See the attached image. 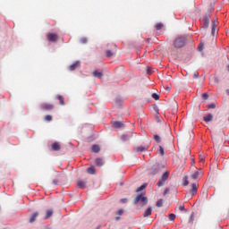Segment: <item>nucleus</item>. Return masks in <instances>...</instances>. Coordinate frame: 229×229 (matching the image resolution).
Listing matches in <instances>:
<instances>
[{"label": "nucleus", "instance_id": "obj_1", "mask_svg": "<svg viewBox=\"0 0 229 229\" xmlns=\"http://www.w3.org/2000/svg\"><path fill=\"white\" fill-rule=\"evenodd\" d=\"M185 44H187V38L183 36L177 37L174 41V46L177 48L183 47Z\"/></svg>", "mask_w": 229, "mask_h": 229}, {"label": "nucleus", "instance_id": "obj_2", "mask_svg": "<svg viewBox=\"0 0 229 229\" xmlns=\"http://www.w3.org/2000/svg\"><path fill=\"white\" fill-rule=\"evenodd\" d=\"M167 178H169V172L168 171L165 172L162 174L161 179L157 182V186L158 187H164V185H165V182H167Z\"/></svg>", "mask_w": 229, "mask_h": 229}, {"label": "nucleus", "instance_id": "obj_3", "mask_svg": "<svg viewBox=\"0 0 229 229\" xmlns=\"http://www.w3.org/2000/svg\"><path fill=\"white\" fill-rule=\"evenodd\" d=\"M41 110H45L46 112H49L55 108V106L53 104H47V103H43L40 105Z\"/></svg>", "mask_w": 229, "mask_h": 229}, {"label": "nucleus", "instance_id": "obj_4", "mask_svg": "<svg viewBox=\"0 0 229 229\" xmlns=\"http://www.w3.org/2000/svg\"><path fill=\"white\" fill-rule=\"evenodd\" d=\"M47 37L48 42H56V40H58V34L55 33L49 32L47 34Z\"/></svg>", "mask_w": 229, "mask_h": 229}, {"label": "nucleus", "instance_id": "obj_5", "mask_svg": "<svg viewBox=\"0 0 229 229\" xmlns=\"http://www.w3.org/2000/svg\"><path fill=\"white\" fill-rule=\"evenodd\" d=\"M115 53H117V45H114L112 50L106 51V55L107 58H112V56H114V55H115Z\"/></svg>", "mask_w": 229, "mask_h": 229}, {"label": "nucleus", "instance_id": "obj_6", "mask_svg": "<svg viewBox=\"0 0 229 229\" xmlns=\"http://www.w3.org/2000/svg\"><path fill=\"white\" fill-rule=\"evenodd\" d=\"M144 201V193L138 194L134 199V205H139V203H143Z\"/></svg>", "mask_w": 229, "mask_h": 229}, {"label": "nucleus", "instance_id": "obj_7", "mask_svg": "<svg viewBox=\"0 0 229 229\" xmlns=\"http://www.w3.org/2000/svg\"><path fill=\"white\" fill-rule=\"evenodd\" d=\"M95 164L98 165V167H103V165H105V160H103L101 157H98L95 160Z\"/></svg>", "mask_w": 229, "mask_h": 229}, {"label": "nucleus", "instance_id": "obj_8", "mask_svg": "<svg viewBox=\"0 0 229 229\" xmlns=\"http://www.w3.org/2000/svg\"><path fill=\"white\" fill-rule=\"evenodd\" d=\"M92 76H94V78H99V80H101V78H103V72L96 70L92 72Z\"/></svg>", "mask_w": 229, "mask_h": 229}, {"label": "nucleus", "instance_id": "obj_9", "mask_svg": "<svg viewBox=\"0 0 229 229\" xmlns=\"http://www.w3.org/2000/svg\"><path fill=\"white\" fill-rule=\"evenodd\" d=\"M77 185L79 189H85V187H87V182L85 181L79 180L77 182Z\"/></svg>", "mask_w": 229, "mask_h": 229}, {"label": "nucleus", "instance_id": "obj_10", "mask_svg": "<svg viewBox=\"0 0 229 229\" xmlns=\"http://www.w3.org/2000/svg\"><path fill=\"white\" fill-rule=\"evenodd\" d=\"M37 217H38V212H34L29 220V223H35Z\"/></svg>", "mask_w": 229, "mask_h": 229}, {"label": "nucleus", "instance_id": "obj_11", "mask_svg": "<svg viewBox=\"0 0 229 229\" xmlns=\"http://www.w3.org/2000/svg\"><path fill=\"white\" fill-rule=\"evenodd\" d=\"M91 151L92 153H99V151H101V148L99 147V145H92Z\"/></svg>", "mask_w": 229, "mask_h": 229}, {"label": "nucleus", "instance_id": "obj_12", "mask_svg": "<svg viewBox=\"0 0 229 229\" xmlns=\"http://www.w3.org/2000/svg\"><path fill=\"white\" fill-rule=\"evenodd\" d=\"M60 148H61L60 143L55 142V143L52 144V150L53 151H60Z\"/></svg>", "mask_w": 229, "mask_h": 229}, {"label": "nucleus", "instance_id": "obj_13", "mask_svg": "<svg viewBox=\"0 0 229 229\" xmlns=\"http://www.w3.org/2000/svg\"><path fill=\"white\" fill-rule=\"evenodd\" d=\"M77 67H80V62H75L74 64H71L69 66V71H74L77 69Z\"/></svg>", "mask_w": 229, "mask_h": 229}, {"label": "nucleus", "instance_id": "obj_14", "mask_svg": "<svg viewBox=\"0 0 229 229\" xmlns=\"http://www.w3.org/2000/svg\"><path fill=\"white\" fill-rule=\"evenodd\" d=\"M196 192H198V187L196 186V183H193L191 184V196H194Z\"/></svg>", "mask_w": 229, "mask_h": 229}, {"label": "nucleus", "instance_id": "obj_15", "mask_svg": "<svg viewBox=\"0 0 229 229\" xmlns=\"http://www.w3.org/2000/svg\"><path fill=\"white\" fill-rule=\"evenodd\" d=\"M217 28V23L216 21H212L211 27V34L216 35V29Z\"/></svg>", "mask_w": 229, "mask_h": 229}, {"label": "nucleus", "instance_id": "obj_16", "mask_svg": "<svg viewBox=\"0 0 229 229\" xmlns=\"http://www.w3.org/2000/svg\"><path fill=\"white\" fill-rule=\"evenodd\" d=\"M199 174H201L200 170L194 172V174H191L192 180H198V177L199 176Z\"/></svg>", "mask_w": 229, "mask_h": 229}, {"label": "nucleus", "instance_id": "obj_17", "mask_svg": "<svg viewBox=\"0 0 229 229\" xmlns=\"http://www.w3.org/2000/svg\"><path fill=\"white\" fill-rule=\"evenodd\" d=\"M214 119V115L212 114H208L207 116L204 117V121L206 123H210Z\"/></svg>", "mask_w": 229, "mask_h": 229}, {"label": "nucleus", "instance_id": "obj_18", "mask_svg": "<svg viewBox=\"0 0 229 229\" xmlns=\"http://www.w3.org/2000/svg\"><path fill=\"white\" fill-rule=\"evenodd\" d=\"M208 24H209V19L208 16H204L203 17V25L205 26V28H208Z\"/></svg>", "mask_w": 229, "mask_h": 229}, {"label": "nucleus", "instance_id": "obj_19", "mask_svg": "<svg viewBox=\"0 0 229 229\" xmlns=\"http://www.w3.org/2000/svg\"><path fill=\"white\" fill-rule=\"evenodd\" d=\"M153 212V208H148L144 214V217H149V215Z\"/></svg>", "mask_w": 229, "mask_h": 229}, {"label": "nucleus", "instance_id": "obj_20", "mask_svg": "<svg viewBox=\"0 0 229 229\" xmlns=\"http://www.w3.org/2000/svg\"><path fill=\"white\" fill-rule=\"evenodd\" d=\"M114 128H123V123L121 122H114L113 123Z\"/></svg>", "mask_w": 229, "mask_h": 229}, {"label": "nucleus", "instance_id": "obj_21", "mask_svg": "<svg viewBox=\"0 0 229 229\" xmlns=\"http://www.w3.org/2000/svg\"><path fill=\"white\" fill-rule=\"evenodd\" d=\"M89 174H94L96 173V168L94 166H90L87 169Z\"/></svg>", "mask_w": 229, "mask_h": 229}, {"label": "nucleus", "instance_id": "obj_22", "mask_svg": "<svg viewBox=\"0 0 229 229\" xmlns=\"http://www.w3.org/2000/svg\"><path fill=\"white\" fill-rule=\"evenodd\" d=\"M53 216V209L47 210V215L45 216V219H49Z\"/></svg>", "mask_w": 229, "mask_h": 229}, {"label": "nucleus", "instance_id": "obj_23", "mask_svg": "<svg viewBox=\"0 0 229 229\" xmlns=\"http://www.w3.org/2000/svg\"><path fill=\"white\" fill-rule=\"evenodd\" d=\"M184 187H187L189 185V176L185 175L182 179Z\"/></svg>", "mask_w": 229, "mask_h": 229}, {"label": "nucleus", "instance_id": "obj_24", "mask_svg": "<svg viewBox=\"0 0 229 229\" xmlns=\"http://www.w3.org/2000/svg\"><path fill=\"white\" fill-rule=\"evenodd\" d=\"M134 151L136 153H142V151H144V147H135Z\"/></svg>", "mask_w": 229, "mask_h": 229}, {"label": "nucleus", "instance_id": "obj_25", "mask_svg": "<svg viewBox=\"0 0 229 229\" xmlns=\"http://www.w3.org/2000/svg\"><path fill=\"white\" fill-rule=\"evenodd\" d=\"M157 153H159L161 157H164V155H165V152L164 151V147L159 146V149L157 150Z\"/></svg>", "mask_w": 229, "mask_h": 229}, {"label": "nucleus", "instance_id": "obj_26", "mask_svg": "<svg viewBox=\"0 0 229 229\" xmlns=\"http://www.w3.org/2000/svg\"><path fill=\"white\" fill-rule=\"evenodd\" d=\"M57 99H59L60 105H65V101L64 100V97H62V95H57Z\"/></svg>", "mask_w": 229, "mask_h": 229}, {"label": "nucleus", "instance_id": "obj_27", "mask_svg": "<svg viewBox=\"0 0 229 229\" xmlns=\"http://www.w3.org/2000/svg\"><path fill=\"white\" fill-rule=\"evenodd\" d=\"M45 121H48V122H51L53 121V116H51L50 114H47L45 115Z\"/></svg>", "mask_w": 229, "mask_h": 229}, {"label": "nucleus", "instance_id": "obj_28", "mask_svg": "<svg viewBox=\"0 0 229 229\" xmlns=\"http://www.w3.org/2000/svg\"><path fill=\"white\" fill-rule=\"evenodd\" d=\"M163 205H164V200L163 199L157 200V207H158L160 208L161 207H163Z\"/></svg>", "mask_w": 229, "mask_h": 229}, {"label": "nucleus", "instance_id": "obj_29", "mask_svg": "<svg viewBox=\"0 0 229 229\" xmlns=\"http://www.w3.org/2000/svg\"><path fill=\"white\" fill-rule=\"evenodd\" d=\"M152 98L153 99H156V101H158V99H160V96H158V94L157 93H153Z\"/></svg>", "mask_w": 229, "mask_h": 229}, {"label": "nucleus", "instance_id": "obj_30", "mask_svg": "<svg viewBox=\"0 0 229 229\" xmlns=\"http://www.w3.org/2000/svg\"><path fill=\"white\" fill-rule=\"evenodd\" d=\"M156 28H157V30H162V28H164V24H162V23H157V24H156Z\"/></svg>", "mask_w": 229, "mask_h": 229}, {"label": "nucleus", "instance_id": "obj_31", "mask_svg": "<svg viewBox=\"0 0 229 229\" xmlns=\"http://www.w3.org/2000/svg\"><path fill=\"white\" fill-rule=\"evenodd\" d=\"M169 219H170L171 221H174V219H176V215H174V214H170V215H169Z\"/></svg>", "mask_w": 229, "mask_h": 229}, {"label": "nucleus", "instance_id": "obj_32", "mask_svg": "<svg viewBox=\"0 0 229 229\" xmlns=\"http://www.w3.org/2000/svg\"><path fill=\"white\" fill-rule=\"evenodd\" d=\"M189 223H194V213H192L190 216Z\"/></svg>", "mask_w": 229, "mask_h": 229}, {"label": "nucleus", "instance_id": "obj_33", "mask_svg": "<svg viewBox=\"0 0 229 229\" xmlns=\"http://www.w3.org/2000/svg\"><path fill=\"white\" fill-rule=\"evenodd\" d=\"M147 74H148V76L153 74V71L151 70V68L147 67Z\"/></svg>", "mask_w": 229, "mask_h": 229}, {"label": "nucleus", "instance_id": "obj_34", "mask_svg": "<svg viewBox=\"0 0 229 229\" xmlns=\"http://www.w3.org/2000/svg\"><path fill=\"white\" fill-rule=\"evenodd\" d=\"M193 78H194V80H198V78H199V73H198V72H195L193 73Z\"/></svg>", "mask_w": 229, "mask_h": 229}, {"label": "nucleus", "instance_id": "obj_35", "mask_svg": "<svg viewBox=\"0 0 229 229\" xmlns=\"http://www.w3.org/2000/svg\"><path fill=\"white\" fill-rule=\"evenodd\" d=\"M154 139H155V140L157 141L158 143L161 142V140H160V136L155 135V136H154Z\"/></svg>", "mask_w": 229, "mask_h": 229}, {"label": "nucleus", "instance_id": "obj_36", "mask_svg": "<svg viewBox=\"0 0 229 229\" xmlns=\"http://www.w3.org/2000/svg\"><path fill=\"white\" fill-rule=\"evenodd\" d=\"M81 44H87V38H82L80 40Z\"/></svg>", "mask_w": 229, "mask_h": 229}, {"label": "nucleus", "instance_id": "obj_37", "mask_svg": "<svg viewBox=\"0 0 229 229\" xmlns=\"http://www.w3.org/2000/svg\"><path fill=\"white\" fill-rule=\"evenodd\" d=\"M144 189V184H142L140 187H139L135 192H140V191H142Z\"/></svg>", "mask_w": 229, "mask_h": 229}, {"label": "nucleus", "instance_id": "obj_38", "mask_svg": "<svg viewBox=\"0 0 229 229\" xmlns=\"http://www.w3.org/2000/svg\"><path fill=\"white\" fill-rule=\"evenodd\" d=\"M124 210L123 209H119L117 212H116V216H121L122 214H123Z\"/></svg>", "mask_w": 229, "mask_h": 229}, {"label": "nucleus", "instance_id": "obj_39", "mask_svg": "<svg viewBox=\"0 0 229 229\" xmlns=\"http://www.w3.org/2000/svg\"><path fill=\"white\" fill-rule=\"evenodd\" d=\"M202 98L208 99V93H203L202 94Z\"/></svg>", "mask_w": 229, "mask_h": 229}, {"label": "nucleus", "instance_id": "obj_40", "mask_svg": "<svg viewBox=\"0 0 229 229\" xmlns=\"http://www.w3.org/2000/svg\"><path fill=\"white\" fill-rule=\"evenodd\" d=\"M167 194H169V188H165L164 191V196H167Z\"/></svg>", "mask_w": 229, "mask_h": 229}, {"label": "nucleus", "instance_id": "obj_41", "mask_svg": "<svg viewBox=\"0 0 229 229\" xmlns=\"http://www.w3.org/2000/svg\"><path fill=\"white\" fill-rule=\"evenodd\" d=\"M179 210H181V212H183V210H185V207L184 206H180Z\"/></svg>", "mask_w": 229, "mask_h": 229}, {"label": "nucleus", "instance_id": "obj_42", "mask_svg": "<svg viewBox=\"0 0 229 229\" xmlns=\"http://www.w3.org/2000/svg\"><path fill=\"white\" fill-rule=\"evenodd\" d=\"M208 108H216V104H210V105L208 106Z\"/></svg>", "mask_w": 229, "mask_h": 229}, {"label": "nucleus", "instance_id": "obj_43", "mask_svg": "<svg viewBox=\"0 0 229 229\" xmlns=\"http://www.w3.org/2000/svg\"><path fill=\"white\" fill-rule=\"evenodd\" d=\"M121 201H122V203H126V201H128V199H122Z\"/></svg>", "mask_w": 229, "mask_h": 229}, {"label": "nucleus", "instance_id": "obj_44", "mask_svg": "<svg viewBox=\"0 0 229 229\" xmlns=\"http://www.w3.org/2000/svg\"><path fill=\"white\" fill-rule=\"evenodd\" d=\"M154 110H155V112H158V106H154Z\"/></svg>", "mask_w": 229, "mask_h": 229}, {"label": "nucleus", "instance_id": "obj_45", "mask_svg": "<svg viewBox=\"0 0 229 229\" xmlns=\"http://www.w3.org/2000/svg\"><path fill=\"white\" fill-rule=\"evenodd\" d=\"M198 49H199V51H203V46H199V47H198Z\"/></svg>", "mask_w": 229, "mask_h": 229}, {"label": "nucleus", "instance_id": "obj_46", "mask_svg": "<svg viewBox=\"0 0 229 229\" xmlns=\"http://www.w3.org/2000/svg\"><path fill=\"white\" fill-rule=\"evenodd\" d=\"M57 183H58V181H55V180L53 181L54 185H57Z\"/></svg>", "mask_w": 229, "mask_h": 229}, {"label": "nucleus", "instance_id": "obj_47", "mask_svg": "<svg viewBox=\"0 0 229 229\" xmlns=\"http://www.w3.org/2000/svg\"><path fill=\"white\" fill-rule=\"evenodd\" d=\"M115 221H119V219H121V217H119V216H115Z\"/></svg>", "mask_w": 229, "mask_h": 229}, {"label": "nucleus", "instance_id": "obj_48", "mask_svg": "<svg viewBox=\"0 0 229 229\" xmlns=\"http://www.w3.org/2000/svg\"><path fill=\"white\" fill-rule=\"evenodd\" d=\"M165 90H167V91L171 90V87H166Z\"/></svg>", "mask_w": 229, "mask_h": 229}, {"label": "nucleus", "instance_id": "obj_49", "mask_svg": "<svg viewBox=\"0 0 229 229\" xmlns=\"http://www.w3.org/2000/svg\"><path fill=\"white\" fill-rule=\"evenodd\" d=\"M144 203L146 205V203H148V199L147 198H144Z\"/></svg>", "mask_w": 229, "mask_h": 229}, {"label": "nucleus", "instance_id": "obj_50", "mask_svg": "<svg viewBox=\"0 0 229 229\" xmlns=\"http://www.w3.org/2000/svg\"><path fill=\"white\" fill-rule=\"evenodd\" d=\"M122 139H123V140H126V136H125V135L122 136Z\"/></svg>", "mask_w": 229, "mask_h": 229}, {"label": "nucleus", "instance_id": "obj_51", "mask_svg": "<svg viewBox=\"0 0 229 229\" xmlns=\"http://www.w3.org/2000/svg\"><path fill=\"white\" fill-rule=\"evenodd\" d=\"M140 126H142V119H140Z\"/></svg>", "mask_w": 229, "mask_h": 229}, {"label": "nucleus", "instance_id": "obj_52", "mask_svg": "<svg viewBox=\"0 0 229 229\" xmlns=\"http://www.w3.org/2000/svg\"><path fill=\"white\" fill-rule=\"evenodd\" d=\"M200 160H201V161H203V160H204V158H203V157H200Z\"/></svg>", "mask_w": 229, "mask_h": 229}, {"label": "nucleus", "instance_id": "obj_53", "mask_svg": "<svg viewBox=\"0 0 229 229\" xmlns=\"http://www.w3.org/2000/svg\"><path fill=\"white\" fill-rule=\"evenodd\" d=\"M147 42H149V38L147 39Z\"/></svg>", "mask_w": 229, "mask_h": 229}, {"label": "nucleus", "instance_id": "obj_54", "mask_svg": "<svg viewBox=\"0 0 229 229\" xmlns=\"http://www.w3.org/2000/svg\"><path fill=\"white\" fill-rule=\"evenodd\" d=\"M191 165H194V162L191 163Z\"/></svg>", "mask_w": 229, "mask_h": 229}, {"label": "nucleus", "instance_id": "obj_55", "mask_svg": "<svg viewBox=\"0 0 229 229\" xmlns=\"http://www.w3.org/2000/svg\"><path fill=\"white\" fill-rule=\"evenodd\" d=\"M146 185H148V184H144V188L146 189Z\"/></svg>", "mask_w": 229, "mask_h": 229}, {"label": "nucleus", "instance_id": "obj_56", "mask_svg": "<svg viewBox=\"0 0 229 229\" xmlns=\"http://www.w3.org/2000/svg\"><path fill=\"white\" fill-rule=\"evenodd\" d=\"M228 72H229V65L227 66Z\"/></svg>", "mask_w": 229, "mask_h": 229}]
</instances>
